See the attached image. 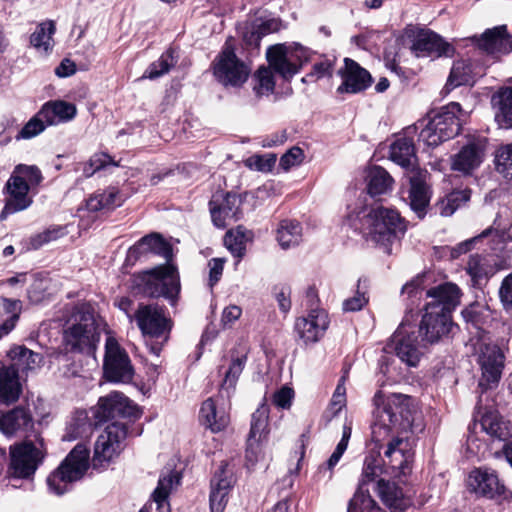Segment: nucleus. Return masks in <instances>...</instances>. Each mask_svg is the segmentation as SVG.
Segmentation results:
<instances>
[{"mask_svg": "<svg viewBox=\"0 0 512 512\" xmlns=\"http://www.w3.org/2000/svg\"><path fill=\"white\" fill-rule=\"evenodd\" d=\"M377 421L372 426V439L379 449L392 432L416 433L422 430L416 423L417 416L410 407V398L402 394H391L385 398L378 391L373 398Z\"/></svg>", "mask_w": 512, "mask_h": 512, "instance_id": "1", "label": "nucleus"}, {"mask_svg": "<svg viewBox=\"0 0 512 512\" xmlns=\"http://www.w3.org/2000/svg\"><path fill=\"white\" fill-rule=\"evenodd\" d=\"M350 225L359 230L367 239L391 253V245L400 239L406 231V223L400 214L391 208L376 206L349 218Z\"/></svg>", "mask_w": 512, "mask_h": 512, "instance_id": "2", "label": "nucleus"}, {"mask_svg": "<svg viewBox=\"0 0 512 512\" xmlns=\"http://www.w3.org/2000/svg\"><path fill=\"white\" fill-rule=\"evenodd\" d=\"M68 327L64 331V343L72 352L95 355L100 340L101 320H98L88 304H78L67 308Z\"/></svg>", "mask_w": 512, "mask_h": 512, "instance_id": "3", "label": "nucleus"}, {"mask_svg": "<svg viewBox=\"0 0 512 512\" xmlns=\"http://www.w3.org/2000/svg\"><path fill=\"white\" fill-rule=\"evenodd\" d=\"M134 319L149 351L159 356L168 342L173 322L165 309L155 304H140Z\"/></svg>", "mask_w": 512, "mask_h": 512, "instance_id": "4", "label": "nucleus"}, {"mask_svg": "<svg viewBox=\"0 0 512 512\" xmlns=\"http://www.w3.org/2000/svg\"><path fill=\"white\" fill-rule=\"evenodd\" d=\"M48 449L40 436L24 440L9 448L7 476L10 479L33 480L36 471L47 457Z\"/></svg>", "mask_w": 512, "mask_h": 512, "instance_id": "5", "label": "nucleus"}, {"mask_svg": "<svg viewBox=\"0 0 512 512\" xmlns=\"http://www.w3.org/2000/svg\"><path fill=\"white\" fill-rule=\"evenodd\" d=\"M134 287L148 297H164L173 304L180 291V280L174 265L167 263L134 276Z\"/></svg>", "mask_w": 512, "mask_h": 512, "instance_id": "6", "label": "nucleus"}, {"mask_svg": "<svg viewBox=\"0 0 512 512\" xmlns=\"http://www.w3.org/2000/svg\"><path fill=\"white\" fill-rule=\"evenodd\" d=\"M88 467L89 450L85 445L78 444L48 475L46 483L49 491L58 496L63 495L70 490L74 482L82 479Z\"/></svg>", "mask_w": 512, "mask_h": 512, "instance_id": "7", "label": "nucleus"}, {"mask_svg": "<svg viewBox=\"0 0 512 512\" xmlns=\"http://www.w3.org/2000/svg\"><path fill=\"white\" fill-rule=\"evenodd\" d=\"M104 376L114 383H129L134 376L130 358L117 339L107 332L104 355Z\"/></svg>", "mask_w": 512, "mask_h": 512, "instance_id": "8", "label": "nucleus"}, {"mask_svg": "<svg viewBox=\"0 0 512 512\" xmlns=\"http://www.w3.org/2000/svg\"><path fill=\"white\" fill-rule=\"evenodd\" d=\"M250 68L241 61L234 50L226 45L213 62V75L224 87L239 88L248 79Z\"/></svg>", "mask_w": 512, "mask_h": 512, "instance_id": "9", "label": "nucleus"}, {"mask_svg": "<svg viewBox=\"0 0 512 512\" xmlns=\"http://www.w3.org/2000/svg\"><path fill=\"white\" fill-rule=\"evenodd\" d=\"M126 435L125 424L117 421L108 424L95 442L92 458L93 467L103 468L109 465L122 451Z\"/></svg>", "mask_w": 512, "mask_h": 512, "instance_id": "10", "label": "nucleus"}, {"mask_svg": "<svg viewBox=\"0 0 512 512\" xmlns=\"http://www.w3.org/2000/svg\"><path fill=\"white\" fill-rule=\"evenodd\" d=\"M266 55L270 67L284 78H290L298 73L303 63L309 59L308 50L298 44L271 46L267 49Z\"/></svg>", "mask_w": 512, "mask_h": 512, "instance_id": "11", "label": "nucleus"}, {"mask_svg": "<svg viewBox=\"0 0 512 512\" xmlns=\"http://www.w3.org/2000/svg\"><path fill=\"white\" fill-rule=\"evenodd\" d=\"M383 465L386 467V474L394 477L406 476L411 472L413 452L409 442L402 438L393 437L388 439L384 451Z\"/></svg>", "mask_w": 512, "mask_h": 512, "instance_id": "12", "label": "nucleus"}, {"mask_svg": "<svg viewBox=\"0 0 512 512\" xmlns=\"http://www.w3.org/2000/svg\"><path fill=\"white\" fill-rule=\"evenodd\" d=\"M241 202V198L237 194L215 193L209 202L214 225L218 228H225L238 221L242 215Z\"/></svg>", "mask_w": 512, "mask_h": 512, "instance_id": "13", "label": "nucleus"}, {"mask_svg": "<svg viewBox=\"0 0 512 512\" xmlns=\"http://www.w3.org/2000/svg\"><path fill=\"white\" fill-rule=\"evenodd\" d=\"M467 488L479 497L494 499L505 494V485L497 473L486 467L473 469L466 480Z\"/></svg>", "mask_w": 512, "mask_h": 512, "instance_id": "14", "label": "nucleus"}, {"mask_svg": "<svg viewBox=\"0 0 512 512\" xmlns=\"http://www.w3.org/2000/svg\"><path fill=\"white\" fill-rule=\"evenodd\" d=\"M343 62V67L337 71L341 78L338 94H357L371 86L372 77L366 69L350 58H344Z\"/></svg>", "mask_w": 512, "mask_h": 512, "instance_id": "15", "label": "nucleus"}, {"mask_svg": "<svg viewBox=\"0 0 512 512\" xmlns=\"http://www.w3.org/2000/svg\"><path fill=\"white\" fill-rule=\"evenodd\" d=\"M478 362L482 371L479 387L487 390L497 385L504 367V354L501 349L496 345H484Z\"/></svg>", "mask_w": 512, "mask_h": 512, "instance_id": "16", "label": "nucleus"}, {"mask_svg": "<svg viewBox=\"0 0 512 512\" xmlns=\"http://www.w3.org/2000/svg\"><path fill=\"white\" fill-rule=\"evenodd\" d=\"M152 254L160 255L167 261L172 257L171 245L158 233L146 235L130 247L126 255V265H134L137 261L146 259Z\"/></svg>", "mask_w": 512, "mask_h": 512, "instance_id": "17", "label": "nucleus"}, {"mask_svg": "<svg viewBox=\"0 0 512 512\" xmlns=\"http://www.w3.org/2000/svg\"><path fill=\"white\" fill-rule=\"evenodd\" d=\"M412 50L417 57L430 58L452 57L455 52L454 47L450 43L430 30H420L415 35Z\"/></svg>", "mask_w": 512, "mask_h": 512, "instance_id": "18", "label": "nucleus"}, {"mask_svg": "<svg viewBox=\"0 0 512 512\" xmlns=\"http://www.w3.org/2000/svg\"><path fill=\"white\" fill-rule=\"evenodd\" d=\"M137 414L136 406L125 395L119 392H112L101 397L94 413L98 422L106 421L115 417H132Z\"/></svg>", "mask_w": 512, "mask_h": 512, "instance_id": "19", "label": "nucleus"}, {"mask_svg": "<svg viewBox=\"0 0 512 512\" xmlns=\"http://www.w3.org/2000/svg\"><path fill=\"white\" fill-rule=\"evenodd\" d=\"M329 325L328 315L323 309H311L307 317L297 318L295 331L304 344L319 341Z\"/></svg>", "mask_w": 512, "mask_h": 512, "instance_id": "20", "label": "nucleus"}, {"mask_svg": "<svg viewBox=\"0 0 512 512\" xmlns=\"http://www.w3.org/2000/svg\"><path fill=\"white\" fill-rule=\"evenodd\" d=\"M417 131V126H409L404 130V135L397 138L390 146V159L407 170L410 175L416 171H422L417 168V156L415 146L410 136Z\"/></svg>", "mask_w": 512, "mask_h": 512, "instance_id": "21", "label": "nucleus"}, {"mask_svg": "<svg viewBox=\"0 0 512 512\" xmlns=\"http://www.w3.org/2000/svg\"><path fill=\"white\" fill-rule=\"evenodd\" d=\"M452 327L451 316L447 312L437 313L435 306H425V314L419 327V333L424 341L437 342L441 337L449 334Z\"/></svg>", "mask_w": 512, "mask_h": 512, "instance_id": "22", "label": "nucleus"}, {"mask_svg": "<svg viewBox=\"0 0 512 512\" xmlns=\"http://www.w3.org/2000/svg\"><path fill=\"white\" fill-rule=\"evenodd\" d=\"M235 482L233 468L228 463H222L211 481L210 509L211 512H223L230 489Z\"/></svg>", "mask_w": 512, "mask_h": 512, "instance_id": "23", "label": "nucleus"}, {"mask_svg": "<svg viewBox=\"0 0 512 512\" xmlns=\"http://www.w3.org/2000/svg\"><path fill=\"white\" fill-rule=\"evenodd\" d=\"M477 46L487 54L499 57L512 52V36L506 25L487 29L480 37H473Z\"/></svg>", "mask_w": 512, "mask_h": 512, "instance_id": "24", "label": "nucleus"}, {"mask_svg": "<svg viewBox=\"0 0 512 512\" xmlns=\"http://www.w3.org/2000/svg\"><path fill=\"white\" fill-rule=\"evenodd\" d=\"M484 151L485 144L482 140L469 141L451 157V169L464 175H470L482 163Z\"/></svg>", "mask_w": 512, "mask_h": 512, "instance_id": "25", "label": "nucleus"}, {"mask_svg": "<svg viewBox=\"0 0 512 512\" xmlns=\"http://www.w3.org/2000/svg\"><path fill=\"white\" fill-rule=\"evenodd\" d=\"M392 341L399 359L408 366H417L422 352L419 349L417 337L414 335V332H409L404 325H401L394 333Z\"/></svg>", "mask_w": 512, "mask_h": 512, "instance_id": "26", "label": "nucleus"}, {"mask_svg": "<svg viewBox=\"0 0 512 512\" xmlns=\"http://www.w3.org/2000/svg\"><path fill=\"white\" fill-rule=\"evenodd\" d=\"M426 295L431 299L426 306L433 305L437 313L450 315L460 303L461 292L456 284L447 282L429 289Z\"/></svg>", "mask_w": 512, "mask_h": 512, "instance_id": "27", "label": "nucleus"}, {"mask_svg": "<svg viewBox=\"0 0 512 512\" xmlns=\"http://www.w3.org/2000/svg\"><path fill=\"white\" fill-rule=\"evenodd\" d=\"M426 176L427 171L425 170L416 171L409 176V205L419 218L425 216L431 198L430 189L426 183Z\"/></svg>", "mask_w": 512, "mask_h": 512, "instance_id": "28", "label": "nucleus"}, {"mask_svg": "<svg viewBox=\"0 0 512 512\" xmlns=\"http://www.w3.org/2000/svg\"><path fill=\"white\" fill-rule=\"evenodd\" d=\"M8 191V198L6 200L4 209L1 213V218L6 214H13L28 208L32 199L29 197V184L21 181L19 178L10 177L6 183Z\"/></svg>", "mask_w": 512, "mask_h": 512, "instance_id": "29", "label": "nucleus"}, {"mask_svg": "<svg viewBox=\"0 0 512 512\" xmlns=\"http://www.w3.org/2000/svg\"><path fill=\"white\" fill-rule=\"evenodd\" d=\"M432 118L437 128L448 139L455 137L460 131V115L462 109L459 103L451 102L439 111H432Z\"/></svg>", "mask_w": 512, "mask_h": 512, "instance_id": "30", "label": "nucleus"}, {"mask_svg": "<svg viewBox=\"0 0 512 512\" xmlns=\"http://www.w3.org/2000/svg\"><path fill=\"white\" fill-rule=\"evenodd\" d=\"M22 393L18 368L14 365L0 368V403L9 405L16 402Z\"/></svg>", "mask_w": 512, "mask_h": 512, "instance_id": "31", "label": "nucleus"}, {"mask_svg": "<svg viewBox=\"0 0 512 512\" xmlns=\"http://www.w3.org/2000/svg\"><path fill=\"white\" fill-rule=\"evenodd\" d=\"M491 106L494 110L495 121L501 128L512 127V86L499 88L491 96Z\"/></svg>", "mask_w": 512, "mask_h": 512, "instance_id": "32", "label": "nucleus"}, {"mask_svg": "<svg viewBox=\"0 0 512 512\" xmlns=\"http://www.w3.org/2000/svg\"><path fill=\"white\" fill-rule=\"evenodd\" d=\"M76 114V106L63 100L48 101L40 109V116L49 126L69 122L75 118Z\"/></svg>", "mask_w": 512, "mask_h": 512, "instance_id": "33", "label": "nucleus"}, {"mask_svg": "<svg viewBox=\"0 0 512 512\" xmlns=\"http://www.w3.org/2000/svg\"><path fill=\"white\" fill-rule=\"evenodd\" d=\"M200 421L212 432H220L229 424V415L223 407H219L213 398L202 403Z\"/></svg>", "mask_w": 512, "mask_h": 512, "instance_id": "34", "label": "nucleus"}, {"mask_svg": "<svg viewBox=\"0 0 512 512\" xmlns=\"http://www.w3.org/2000/svg\"><path fill=\"white\" fill-rule=\"evenodd\" d=\"M377 491L382 502L391 512L405 511L410 502L404 497L402 490L390 481L380 479L377 483Z\"/></svg>", "mask_w": 512, "mask_h": 512, "instance_id": "35", "label": "nucleus"}, {"mask_svg": "<svg viewBox=\"0 0 512 512\" xmlns=\"http://www.w3.org/2000/svg\"><path fill=\"white\" fill-rule=\"evenodd\" d=\"M32 426V416L23 407H16L0 417V431L6 435H12L18 431H27Z\"/></svg>", "mask_w": 512, "mask_h": 512, "instance_id": "36", "label": "nucleus"}, {"mask_svg": "<svg viewBox=\"0 0 512 512\" xmlns=\"http://www.w3.org/2000/svg\"><path fill=\"white\" fill-rule=\"evenodd\" d=\"M8 356L14 362L12 365L21 368L25 373L39 369L44 363L42 354L34 352L23 345L13 346L9 350Z\"/></svg>", "mask_w": 512, "mask_h": 512, "instance_id": "37", "label": "nucleus"}, {"mask_svg": "<svg viewBox=\"0 0 512 512\" xmlns=\"http://www.w3.org/2000/svg\"><path fill=\"white\" fill-rule=\"evenodd\" d=\"M180 484V474L176 470H168L160 475L158 485L153 492V500L159 510H168V497L171 491Z\"/></svg>", "mask_w": 512, "mask_h": 512, "instance_id": "38", "label": "nucleus"}, {"mask_svg": "<svg viewBox=\"0 0 512 512\" xmlns=\"http://www.w3.org/2000/svg\"><path fill=\"white\" fill-rule=\"evenodd\" d=\"M367 191L371 196L385 194L392 188L393 179L389 173L380 166L368 169L366 175Z\"/></svg>", "mask_w": 512, "mask_h": 512, "instance_id": "39", "label": "nucleus"}, {"mask_svg": "<svg viewBox=\"0 0 512 512\" xmlns=\"http://www.w3.org/2000/svg\"><path fill=\"white\" fill-rule=\"evenodd\" d=\"M277 240L283 249L297 246L302 240V226L295 220H283L277 229Z\"/></svg>", "mask_w": 512, "mask_h": 512, "instance_id": "40", "label": "nucleus"}, {"mask_svg": "<svg viewBox=\"0 0 512 512\" xmlns=\"http://www.w3.org/2000/svg\"><path fill=\"white\" fill-rule=\"evenodd\" d=\"M246 361V353L232 355L231 363L224 373L220 389L221 393L226 392L227 397L234 391L237 381L246 365Z\"/></svg>", "mask_w": 512, "mask_h": 512, "instance_id": "41", "label": "nucleus"}, {"mask_svg": "<svg viewBox=\"0 0 512 512\" xmlns=\"http://www.w3.org/2000/svg\"><path fill=\"white\" fill-rule=\"evenodd\" d=\"M413 126H417V130L420 128L419 141H422L429 147H436L444 141L449 140L446 136L437 128V124L432 118V113H428L427 117L419 120Z\"/></svg>", "mask_w": 512, "mask_h": 512, "instance_id": "42", "label": "nucleus"}, {"mask_svg": "<svg viewBox=\"0 0 512 512\" xmlns=\"http://www.w3.org/2000/svg\"><path fill=\"white\" fill-rule=\"evenodd\" d=\"M481 429L490 437L506 440L509 436L507 423L495 411L486 412L480 421Z\"/></svg>", "mask_w": 512, "mask_h": 512, "instance_id": "43", "label": "nucleus"}, {"mask_svg": "<svg viewBox=\"0 0 512 512\" xmlns=\"http://www.w3.org/2000/svg\"><path fill=\"white\" fill-rule=\"evenodd\" d=\"M123 198L116 188H108L102 193L95 194L87 200V209L96 212L102 209H113L120 206Z\"/></svg>", "mask_w": 512, "mask_h": 512, "instance_id": "44", "label": "nucleus"}, {"mask_svg": "<svg viewBox=\"0 0 512 512\" xmlns=\"http://www.w3.org/2000/svg\"><path fill=\"white\" fill-rule=\"evenodd\" d=\"M56 27L52 20L40 23L30 37L32 46L38 51L48 52L52 49Z\"/></svg>", "mask_w": 512, "mask_h": 512, "instance_id": "45", "label": "nucleus"}, {"mask_svg": "<svg viewBox=\"0 0 512 512\" xmlns=\"http://www.w3.org/2000/svg\"><path fill=\"white\" fill-rule=\"evenodd\" d=\"M269 419V407L267 404H261L252 414L251 428L248 439L265 441L267 439Z\"/></svg>", "mask_w": 512, "mask_h": 512, "instance_id": "46", "label": "nucleus"}, {"mask_svg": "<svg viewBox=\"0 0 512 512\" xmlns=\"http://www.w3.org/2000/svg\"><path fill=\"white\" fill-rule=\"evenodd\" d=\"M176 64L177 56L175 55V50L169 48L160 56L158 60L154 61L148 66L142 78H148L151 80L157 79L167 74Z\"/></svg>", "mask_w": 512, "mask_h": 512, "instance_id": "47", "label": "nucleus"}, {"mask_svg": "<svg viewBox=\"0 0 512 512\" xmlns=\"http://www.w3.org/2000/svg\"><path fill=\"white\" fill-rule=\"evenodd\" d=\"M382 473H386V467L383 465L380 451H371L365 457L359 486H365L367 483L374 481Z\"/></svg>", "mask_w": 512, "mask_h": 512, "instance_id": "48", "label": "nucleus"}, {"mask_svg": "<svg viewBox=\"0 0 512 512\" xmlns=\"http://www.w3.org/2000/svg\"><path fill=\"white\" fill-rule=\"evenodd\" d=\"M472 81L473 75L470 62L467 60H458L454 62L451 68L446 86L449 89H454L461 85L470 84Z\"/></svg>", "mask_w": 512, "mask_h": 512, "instance_id": "49", "label": "nucleus"}, {"mask_svg": "<svg viewBox=\"0 0 512 512\" xmlns=\"http://www.w3.org/2000/svg\"><path fill=\"white\" fill-rule=\"evenodd\" d=\"M2 307L8 318L0 324V339L15 328L21 314L22 303L20 300L3 297Z\"/></svg>", "mask_w": 512, "mask_h": 512, "instance_id": "50", "label": "nucleus"}, {"mask_svg": "<svg viewBox=\"0 0 512 512\" xmlns=\"http://www.w3.org/2000/svg\"><path fill=\"white\" fill-rule=\"evenodd\" d=\"M348 512H380V508L364 486H359L348 505Z\"/></svg>", "mask_w": 512, "mask_h": 512, "instance_id": "51", "label": "nucleus"}, {"mask_svg": "<svg viewBox=\"0 0 512 512\" xmlns=\"http://www.w3.org/2000/svg\"><path fill=\"white\" fill-rule=\"evenodd\" d=\"M470 194L466 190H457L448 194L437 203L438 210L442 216H451L462 204L466 203Z\"/></svg>", "mask_w": 512, "mask_h": 512, "instance_id": "52", "label": "nucleus"}, {"mask_svg": "<svg viewBox=\"0 0 512 512\" xmlns=\"http://www.w3.org/2000/svg\"><path fill=\"white\" fill-rule=\"evenodd\" d=\"M247 240V233L242 226H238L235 230H229L224 237L227 249L239 258L244 255Z\"/></svg>", "mask_w": 512, "mask_h": 512, "instance_id": "53", "label": "nucleus"}, {"mask_svg": "<svg viewBox=\"0 0 512 512\" xmlns=\"http://www.w3.org/2000/svg\"><path fill=\"white\" fill-rule=\"evenodd\" d=\"M350 437L351 427L348 425H344L341 440L337 444L335 450L333 451L329 459L326 461V463L321 466V470H328L330 472L329 477H331L333 468L338 464L344 452L346 451Z\"/></svg>", "mask_w": 512, "mask_h": 512, "instance_id": "54", "label": "nucleus"}, {"mask_svg": "<svg viewBox=\"0 0 512 512\" xmlns=\"http://www.w3.org/2000/svg\"><path fill=\"white\" fill-rule=\"evenodd\" d=\"M11 177L27 182L30 189L38 186L43 180L42 173L37 166L25 164L17 165Z\"/></svg>", "mask_w": 512, "mask_h": 512, "instance_id": "55", "label": "nucleus"}, {"mask_svg": "<svg viewBox=\"0 0 512 512\" xmlns=\"http://www.w3.org/2000/svg\"><path fill=\"white\" fill-rule=\"evenodd\" d=\"M256 84L254 91L257 96L269 95L273 93L275 88V81L273 72L270 68L261 67L255 74Z\"/></svg>", "mask_w": 512, "mask_h": 512, "instance_id": "56", "label": "nucleus"}, {"mask_svg": "<svg viewBox=\"0 0 512 512\" xmlns=\"http://www.w3.org/2000/svg\"><path fill=\"white\" fill-rule=\"evenodd\" d=\"M366 282V279L360 278L358 280L356 294L343 302L344 311L356 312L361 310L367 304L368 298L366 297Z\"/></svg>", "mask_w": 512, "mask_h": 512, "instance_id": "57", "label": "nucleus"}, {"mask_svg": "<svg viewBox=\"0 0 512 512\" xmlns=\"http://www.w3.org/2000/svg\"><path fill=\"white\" fill-rule=\"evenodd\" d=\"M496 167L497 171L507 180H512V144L498 150Z\"/></svg>", "mask_w": 512, "mask_h": 512, "instance_id": "58", "label": "nucleus"}, {"mask_svg": "<svg viewBox=\"0 0 512 512\" xmlns=\"http://www.w3.org/2000/svg\"><path fill=\"white\" fill-rule=\"evenodd\" d=\"M49 126L46 124V120L40 116V111L32 117L20 130L17 135V139H30L45 130V128Z\"/></svg>", "mask_w": 512, "mask_h": 512, "instance_id": "59", "label": "nucleus"}, {"mask_svg": "<svg viewBox=\"0 0 512 512\" xmlns=\"http://www.w3.org/2000/svg\"><path fill=\"white\" fill-rule=\"evenodd\" d=\"M109 165L117 166V163L106 153H95L84 165L83 173L85 177H91L95 172Z\"/></svg>", "mask_w": 512, "mask_h": 512, "instance_id": "60", "label": "nucleus"}, {"mask_svg": "<svg viewBox=\"0 0 512 512\" xmlns=\"http://www.w3.org/2000/svg\"><path fill=\"white\" fill-rule=\"evenodd\" d=\"M263 442L260 440H247L246 449V466L248 469H253L257 463L261 462L265 458V452L263 450Z\"/></svg>", "mask_w": 512, "mask_h": 512, "instance_id": "61", "label": "nucleus"}, {"mask_svg": "<svg viewBox=\"0 0 512 512\" xmlns=\"http://www.w3.org/2000/svg\"><path fill=\"white\" fill-rule=\"evenodd\" d=\"M89 425L86 414L82 412L79 413L78 416L69 423L64 439L71 441L82 436L87 431Z\"/></svg>", "mask_w": 512, "mask_h": 512, "instance_id": "62", "label": "nucleus"}, {"mask_svg": "<svg viewBox=\"0 0 512 512\" xmlns=\"http://www.w3.org/2000/svg\"><path fill=\"white\" fill-rule=\"evenodd\" d=\"M246 163L250 168H253L257 171L269 172L272 170L276 163V155H255L247 159Z\"/></svg>", "mask_w": 512, "mask_h": 512, "instance_id": "63", "label": "nucleus"}, {"mask_svg": "<svg viewBox=\"0 0 512 512\" xmlns=\"http://www.w3.org/2000/svg\"><path fill=\"white\" fill-rule=\"evenodd\" d=\"M499 297L504 309L512 310V273L502 280Z\"/></svg>", "mask_w": 512, "mask_h": 512, "instance_id": "64", "label": "nucleus"}]
</instances>
